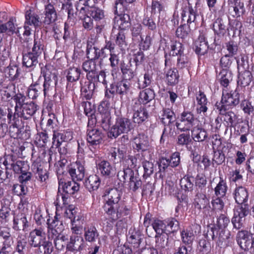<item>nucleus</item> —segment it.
I'll list each match as a JSON object with an SVG mask.
<instances>
[{
  "instance_id": "obj_53",
  "label": "nucleus",
  "mask_w": 254,
  "mask_h": 254,
  "mask_svg": "<svg viewBox=\"0 0 254 254\" xmlns=\"http://www.w3.org/2000/svg\"><path fill=\"white\" fill-rule=\"evenodd\" d=\"M181 238L184 244H191L194 239V235L192 229L191 228H188L183 230L181 232Z\"/></svg>"
},
{
  "instance_id": "obj_1",
  "label": "nucleus",
  "mask_w": 254,
  "mask_h": 254,
  "mask_svg": "<svg viewBox=\"0 0 254 254\" xmlns=\"http://www.w3.org/2000/svg\"><path fill=\"white\" fill-rule=\"evenodd\" d=\"M122 192L116 188H112L105 191L103 196L106 203L104 210L112 220L127 215L129 210L123 203L120 202Z\"/></svg>"
},
{
  "instance_id": "obj_5",
  "label": "nucleus",
  "mask_w": 254,
  "mask_h": 254,
  "mask_svg": "<svg viewBox=\"0 0 254 254\" xmlns=\"http://www.w3.org/2000/svg\"><path fill=\"white\" fill-rule=\"evenodd\" d=\"M135 145L133 148L138 152H142V157L151 160L153 152L150 148L148 141L145 139L144 137L135 139Z\"/></svg>"
},
{
  "instance_id": "obj_64",
  "label": "nucleus",
  "mask_w": 254,
  "mask_h": 254,
  "mask_svg": "<svg viewBox=\"0 0 254 254\" xmlns=\"http://www.w3.org/2000/svg\"><path fill=\"white\" fill-rule=\"evenodd\" d=\"M128 3L125 0H116L115 2V13H122L127 10Z\"/></svg>"
},
{
  "instance_id": "obj_19",
  "label": "nucleus",
  "mask_w": 254,
  "mask_h": 254,
  "mask_svg": "<svg viewBox=\"0 0 254 254\" xmlns=\"http://www.w3.org/2000/svg\"><path fill=\"white\" fill-rule=\"evenodd\" d=\"M100 113L97 115L99 122L104 130L108 129L111 125V116L108 109H104L103 107L99 108Z\"/></svg>"
},
{
  "instance_id": "obj_55",
  "label": "nucleus",
  "mask_w": 254,
  "mask_h": 254,
  "mask_svg": "<svg viewBox=\"0 0 254 254\" xmlns=\"http://www.w3.org/2000/svg\"><path fill=\"white\" fill-rule=\"evenodd\" d=\"M252 74L248 70H244L239 76L238 83L243 86L249 85L252 81Z\"/></svg>"
},
{
  "instance_id": "obj_60",
  "label": "nucleus",
  "mask_w": 254,
  "mask_h": 254,
  "mask_svg": "<svg viewBox=\"0 0 254 254\" xmlns=\"http://www.w3.org/2000/svg\"><path fill=\"white\" fill-rule=\"evenodd\" d=\"M193 178L188 176H185L180 180V186L181 188L185 190H191L193 184L192 183Z\"/></svg>"
},
{
  "instance_id": "obj_42",
  "label": "nucleus",
  "mask_w": 254,
  "mask_h": 254,
  "mask_svg": "<svg viewBox=\"0 0 254 254\" xmlns=\"http://www.w3.org/2000/svg\"><path fill=\"white\" fill-rule=\"evenodd\" d=\"M12 238L8 230H4L0 232V247L11 248Z\"/></svg>"
},
{
  "instance_id": "obj_40",
  "label": "nucleus",
  "mask_w": 254,
  "mask_h": 254,
  "mask_svg": "<svg viewBox=\"0 0 254 254\" xmlns=\"http://www.w3.org/2000/svg\"><path fill=\"white\" fill-rule=\"evenodd\" d=\"M54 236L53 239L54 241V244L55 247L58 250H62L66 245V241L68 240V238L66 236L59 233L57 235H53Z\"/></svg>"
},
{
  "instance_id": "obj_57",
  "label": "nucleus",
  "mask_w": 254,
  "mask_h": 254,
  "mask_svg": "<svg viewBox=\"0 0 254 254\" xmlns=\"http://www.w3.org/2000/svg\"><path fill=\"white\" fill-rule=\"evenodd\" d=\"M156 247L158 249H164L167 246L169 238L166 234L158 235L156 236Z\"/></svg>"
},
{
  "instance_id": "obj_35",
  "label": "nucleus",
  "mask_w": 254,
  "mask_h": 254,
  "mask_svg": "<svg viewBox=\"0 0 254 254\" xmlns=\"http://www.w3.org/2000/svg\"><path fill=\"white\" fill-rule=\"evenodd\" d=\"M121 68L123 76L125 80L127 81V80L131 79L136 74L134 69L130 63L127 64L123 63L121 64Z\"/></svg>"
},
{
  "instance_id": "obj_20",
  "label": "nucleus",
  "mask_w": 254,
  "mask_h": 254,
  "mask_svg": "<svg viewBox=\"0 0 254 254\" xmlns=\"http://www.w3.org/2000/svg\"><path fill=\"white\" fill-rule=\"evenodd\" d=\"M50 227L52 228L48 231V238L53 239V235H57L61 233L64 229V226L62 222L59 220V215L57 214L55 216L54 219L50 224Z\"/></svg>"
},
{
  "instance_id": "obj_7",
  "label": "nucleus",
  "mask_w": 254,
  "mask_h": 254,
  "mask_svg": "<svg viewBox=\"0 0 254 254\" xmlns=\"http://www.w3.org/2000/svg\"><path fill=\"white\" fill-rule=\"evenodd\" d=\"M75 211L74 209H68L66 211L65 214L70 219L71 222V230L72 235H78L81 233V218L80 215L76 216L74 214Z\"/></svg>"
},
{
  "instance_id": "obj_22",
  "label": "nucleus",
  "mask_w": 254,
  "mask_h": 254,
  "mask_svg": "<svg viewBox=\"0 0 254 254\" xmlns=\"http://www.w3.org/2000/svg\"><path fill=\"white\" fill-rule=\"evenodd\" d=\"M44 13L45 16L43 22L45 24L49 25L57 19V12L53 4L49 3L46 5Z\"/></svg>"
},
{
  "instance_id": "obj_63",
  "label": "nucleus",
  "mask_w": 254,
  "mask_h": 254,
  "mask_svg": "<svg viewBox=\"0 0 254 254\" xmlns=\"http://www.w3.org/2000/svg\"><path fill=\"white\" fill-rule=\"evenodd\" d=\"M152 227L157 235L165 234L166 224L160 220H155L152 223Z\"/></svg>"
},
{
  "instance_id": "obj_51",
  "label": "nucleus",
  "mask_w": 254,
  "mask_h": 254,
  "mask_svg": "<svg viewBox=\"0 0 254 254\" xmlns=\"http://www.w3.org/2000/svg\"><path fill=\"white\" fill-rule=\"evenodd\" d=\"M179 229V222L176 219H168L166 222V230L169 233L177 232Z\"/></svg>"
},
{
  "instance_id": "obj_38",
  "label": "nucleus",
  "mask_w": 254,
  "mask_h": 254,
  "mask_svg": "<svg viewBox=\"0 0 254 254\" xmlns=\"http://www.w3.org/2000/svg\"><path fill=\"white\" fill-rule=\"evenodd\" d=\"M226 108H221L219 110L220 114L223 115V120L227 126L231 127L236 121L237 118L235 114L232 111L225 112Z\"/></svg>"
},
{
  "instance_id": "obj_44",
  "label": "nucleus",
  "mask_w": 254,
  "mask_h": 254,
  "mask_svg": "<svg viewBox=\"0 0 254 254\" xmlns=\"http://www.w3.org/2000/svg\"><path fill=\"white\" fill-rule=\"evenodd\" d=\"M9 56V47L5 42L0 41V60L5 65Z\"/></svg>"
},
{
  "instance_id": "obj_26",
  "label": "nucleus",
  "mask_w": 254,
  "mask_h": 254,
  "mask_svg": "<svg viewBox=\"0 0 254 254\" xmlns=\"http://www.w3.org/2000/svg\"><path fill=\"white\" fill-rule=\"evenodd\" d=\"M114 25L121 30H124L128 28L130 25V17L127 14H120L115 18Z\"/></svg>"
},
{
  "instance_id": "obj_16",
  "label": "nucleus",
  "mask_w": 254,
  "mask_h": 254,
  "mask_svg": "<svg viewBox=\"0 0 254 254\" xmlns=\"http://www.w3.org/2000/svg\"><path fill=\"white\" fill-rule=\"evenodd\" d=\"M237 242L242 249L246 250L251 247L252 241L248 232L242 230L239 231L237 235Z\"/></svg>"
},
{
  "instance_id": "obj_33",
  "label": "nucleus",
  "mask_w": 254,
  "mask_h": 254,
  "mask_svg": "<svg viewBox=\"0 0 254 254\" xmlns=\"http://www.w3.org/2000/svg\"><path fill=\"white\" fill-rule=\"evenodd\" d=\"M208 49L207 42L205 41L203 36H199L195 42V51L198 55H203L207 53Z\"/></svg>"
},
{
  "instance_id": "obj_36",
  "label": "nucleus",
  "mask_w": 254,
  "mask_h": 254,
  "mask_svg": "<svg viewBox=\"0 0 254 254\" xmlns=\"http://www.w3.org/2000/svg\"><path fill=\"white\" fill-rule=\"evenodd\" d=\"M191 137L195 141L201 142L207 137V133L201 127H194L191 130Z\"/></svg>"
},
{
  "instance_id": "obj_12",
  "label": "nucleus",
  "mask_w": 254,
  "mask_h": 254,
  "mask_svg": "<svg viewBox=\"0 0 254 254\" xmlns=\"http://www.w3.org/2000/svg\"><path fill=\"white\" fill-rule=\"evenodd\" d=\"M5 65L0 66V72L3 74V75L8 78L9 80L15 81L17 79L19 75V69L16 65Z\"/></svg>"
},
{
  "instance_id": "obj_4",
  "label": "nucleus",
  "mask_w": 254,
  "mask_h": 254,
  "mask_svg": "<svg viewBox=\"0 0 254 254\" xmlns=\"http://www.w3.org/2000/svg\"><path fill=\"white\" fill-rule=\"evenodd\" d=\"M240 95L238 89L230 92L223 91L221 99V108H226L238 105L240 101Z\"/></svg>"
},
{
  "instance_id": "obj_45",
  "label": "nucleus",
  "mask_w": 254,
  "mask_h": 254,
  "mask_svg": "<svg viewBox=\"0 0 254 254\" xmlns=\"http://www.w3.org/2000/svg\"><path fill=\"white\" fill-rule=\"evenodd\" d=\"M227 190L226 182L220 178V181L214 188L215 194L217 196L223 197L225 195Z\"/></svg>"
},
{
  "instance_id": "obj_59",
  "label": "nucleus",
  "mask_w": 254,
  "mask_h": 254,
  "mask_svg": "<svg viewBox=\"0 0 254 254\" xmlns=\"http://www.w3.org/2000/svg\"><path fill=\"white\" fill-rule=\"evenodd\" d=\"M170 46V55L173 56L182 55L183 48L181 43L177 41L172 42Z\"/></svg>"
},
{
  "instance_id": "obj_24",
  "label": "nucleus",
  "mask_w": 254,
  "mask_h": 254,
  "mask_svg": "<svg viewBox=\"0 0 254 254\" xmlns=\"http://www.w3.org/2000/svg\"><path fill=\"white\" fill-rule=\"evenodd\" d=\"M100 184V178L96 175L89 176L85 182V186L90 192L97 190Z\"/></svg>"
},
{
  "instance_id": "obj_43",
  "label": "nucleus",
  "mask_w": 254,
  "mask_h": 254,
  "mask_svg": "<svg viewBox=\"0 0 254 254\" xmlns=\"http://www.w3.org/2000/svg\"><path fill=\"white\" fill-rule=\"evenodd\" d=\"M88 12L90 14L92 19H94L95 21L103 22L105 19L104 11L98 7L92 8L91 9H88Z\"/></svg>"
},
{
  "instance_id": "obj_6",
  "label": "nucleus",
  "mask_w": 254,
  "mask_h": 254,
  "mask_svg": "<svg viewBox=\"0 0 254 254\" xmlns=\"http://www.w3.org/2000/svg\"><path fill=\"white\" fill-rule=\"evenodd\" d=\"M91 121H89L88 125L87 141L90 146H96L102 142L104 135L99 129L90 126Z\"/></svg>"
},
{
  "instance_id": "obj_27",
  "label": "nucleus",
  "mask_w": 254,
  "mask_h": 254,
  "mask_svg": "<svg viewBox=\"0 0 254 254\" xmlns=\"http://www.w3.org/2000/svg\"><path fill=\"white\" fill-rule=\"evenodd\" d=\"M37 110V105L33 102L26 103L20 110L21 117L27 119L35 114Z\"/></svg>"
},
{
  "instance_id": "obj_52",
  "label": "nucleus",
  "mask_w": 254,
  "mask_h": 254,
  "mask_svg": "<svg viewBox=\"0 0 254 254\" xmlns=\"http://www.w3.org/2000/svg\"><path fill=\"white\" fill-rule=\"evenodd\" d=\"M98 236L97 230L94 226H90L85 229V238L87 241L93 242Z\"/></svg>"
},
{
  "instance_id": "obj_28",
  "label": "nucleus",
  "mask_w": 254,
  "mask_h": 254,
  "mask_svg": "<svg viewBox=\"0 0 254 254\" xmlns=\"http://www.w3.org/2000/svg\"><path fill=\"white\" fill-rule=\"evenodd\" d=\"M116 93L120 95L122 98L123 96L127 95L131 92V84L127 80H123L117 83L116 88Z\"/></svg>"
},
{
  "instance_id": "obj_11",
  "label": "nucleus",
  "mask_w": 254,
  "mask_h": 254,
  "mask_svg": "<svg viewBox=\"0 0 254 254\" xmlns=\"http://www.w3.org/2000/svg\"><path fill=\"white\" fill-rule=\"evenodd\" d=\"M76 15L81 20L82 26L84 29L87 30H91L93 28V20L91 16L87 15V11H85L83 7L79 6L78 8H76Z\"/></svg>"
},
{
  "instance_id": "obj_48",
  "label": "nucleus",
  "mask_w": 254,
  "mask_h": 254,
  "mask_svg": "<svg viewBox=\"0 0 254 254\" xmlns=\"http://www.w3.org/2000/svg\"><path fill=\"white\" fill-rule=\"evenodd\" d=\"M182 17L183 21H186L188 24H190L195 21L196 13L192 7L189 6L187 10L183 11Z\"/></svg>"
},
{
  "instance_id": "obj_23",
  "label": "nucleus",
  "mask_w": 254,
  "mask_h": 254,
  "mask_svg": "<svg viewBox=\"0 0 254 254\" xmlns=\"http://www.w3.org/2000/svg\"><path fill=\"white\" fill-rule=\"evenodd\" d=\"M59 188L62 186L64 191L67 194H74L79 190L80 188L79 184L74 180L68 181L63 184V182H62L61 180L59 181Z\"/></svg>"
},
{
  "instance_id": "obj_62",
  "label": "nucleus",
  "mask_w": 254,
  "mask_h": 254,
  "mask_svg": "<svg viewBox=\"0 0 254 254\" xmlns=\"http://www.w3.org/2000/svg\"><path fill=\"white\" fill-rule=\"evenodd\" d=\"M13 99L16 104L15 106V112H19L25 104L24 103L25 97L21 94H17L13 96Z\"/></svg>"
},
{
  "instance_id": "obj_54",
  "label": "nucleus",
  "mask_w": 254,
  "mask_h": 254,
  "mask_svg": "<svg viewBox=\"0 0 254 254\" xmlns=\"http://www.w3.org/2000/svg\"><path fill=\"white\" fill-rule=\"evenodd\" d=\"M101 50L95 47H92L87 48V56L90 60L94 61L95 60L99 59L102 55Z\"/></svg>"
},
{
  "instance_id": "obj_32",
  "label": "nucleus",
  "mask_w": 254,
  "mask_h": 254,
  "mask_svg": "<svg viewBox=\"0 0 254 254\" xmlns=\"http://www.w3.org/2000/svg\"><path fill=\"white\" fill-rule=\"evenodd\" d=\"M97 169L103 176H110L114 172V168L107 161L102 160L97 165Z\"/></svg>"
},
{
  "instance_id": "obj_2",
  "label": "nucleus",
  "mask_w": 254,
  "mask_h": 254,
  "mask_svg": "<svg viewBox=\"0 0 254 254\" xmlns=\"http://www.w3.org/2000/svg\"><path fill=\"white\" fill-rule=\"evenodd\" d=\"M133 128V125L130 119L123 116H118L115 124L109 132L110 137L117 138L122 134L127 133Z\"/></svg>"
},
{
  "instance_id": "obj_13",
  "label": "nucleus",
  "mask_w": 254,
  "mask_h": 254,
  "mask_svg": "<svg viewBox=\"0 0 254 254\" xmlns=\"http://www.w3.org/2000/svg\"><path fill=\"white\" fill-rule=\"evenodd\" d=\"M72 180L81 181L84 177V167L80 161H76L68 170Z\"/></svg>"
},
{
  "instance_id": "obj_14",
  "label": "nucleus",
  "mask_w": 254,
  "mask_h": 254,
  "mask_svg": "<svg viewBox=\"0 0 254 254\" xmlns=\"http://www.w3.org/2000/svg\"><path fill=\"white\" fill-rule=\"evenodd\" d=\"M41 72L45 78V81L43 85L44 95L45 96H49L52 93L54 89V83L49 77V69L47 65L44 68H42Z\"/></svg>"
},
{
  "instance_id": "obj_41",
  "label": "nucleus",
  "mask_w": 254,
  "mask_h": 254,
  "mask_svg": "<svg viewBox=\"0 0 254 254\" xmlns=\"http://www.w3.org/2000/svg\"><path fill=\"white\" fill-rule=\"evenodd\" d=\"M38 57L28 52L23 56V64L27 67L36 65L38 63Z\"/></svg>"
},
{
  "instance_id": "obj_56",
  "label": "nucleus",
  "mask_w": 254,
  "mask_h": 254,
  "mask_svg": "<svg viewBox=\"0 0 254 254\" xmlns=\"http://www.w3.org/2000/svg\"><path fill=\"white\" fill-rule=\"evenodd\" d=\"M213 29L217 35L224 34L225 33V26L221 18L216 19L213 24Z\"/></svg>"
},
{
  "instance_id": "obj_50",
  "label": "nucleus",
  "mask_w": 254,
  "mask_h": 254,
  "mask_svg": "<svg viewBox=\"0 0 254 254\" xmlns=\"http://www.w3.org/2000/svg\"><path fill=\"white\" fill-rule=\"evenodd\" d=\"M134 176V171L129 168H125L118 173V178L121 182H125L127 179L129 180Z\"/></svg>"
},
{
  "instance_id": "obj_34",
  "label": "nucleus",
  "mask_w": 254,
  "mask_h": 254,
  "mask_svg": "<svg viewBox=\"0 0 254 254\" xmlns=\"http://www.w3.org/2000/svg\"><path fill=\"white\" fill-rule=\"evenodd\" d=\"M83 69L87 72L88 79L94 77V73L96 72V64L94 61L89 60L85 61L82 64Z\"/></svg>"
},
{
  "instance_id": "obj_3",
  "label": "nucleus",
  "mask_w": 254,
  "mask_h": 254,
  "mask_svg": "<svg viewBox=\"0 0 254 254\" xmlns=\"http://www.w3.org/2000/svg\"><path fill=\"white\" fill-rule=\"evenodd\" d=\"M195 122L196 120L191 112L184 111L181 114L176 125L178 129L185 131L190 130L194 126Z\"/></svg>"
},
{
  "instance_id": "obj_61",
  "label": "nucleus",
  "mask_w": 254,
  "mask_h": 254,
  "mask_svg": "<svg viewBox=\"0 0 254 254\" xmlns=\"http://www.w3.org/2000/svg\"><path fill=\"white\" fill-rule=\"evenodd\" d=\"M13 88V86L12 84L9 83L6 85H4L1 89V91L3 92V99L6 100H9L13 97V92L12 89Z\"/></svg>"
},
{
  "instance_id": "obj_8",
  "label": "nucleus",
  "mask_w": 254,
  "mask_h": 254,
  "mask_svg": "<svg viewBox=\"0 0 254 254\" xmlns=\"http://www.w3.org/2000/svg\"><path fill=\"white\" fill-rule=\"evenodd\" d=\"M46 240L45 233L42 229H35L32 231L29 236V243L32 247H41Z\"/></svg>"
},
{
  "instance_id": "obj_29",
  "label": "nucleus",
  "mask_w": 254,
  "mask_h": 254,
  "mask_svg": "<svg viewBox=\"0 0 254 254\" xmlns=\"http://www.w3.org/2000/svg\"><path fill=\"white\" fill-rule=\"evenodd\" d=\"M80 75V70L77 67H70L68 69L66 76L67 80L69 82L67 84L66 88L69 90H72L70 87L72 86L71 82L78 80Z\"/></svg>"
},
{
  "instance_id": "obj_46",
  "label": "nucleus",
  "mask_w": 254,
  "mask_h": 254,
  "mask_svg": "<svg viewBox=\"0 0 254 254\" xmlns=\"http://www.w3.org/2000/svg\"><path fill=\"white\" fill-rule=\"evenodd\" d=\"M43 40L35 37L31 51L29 52L39 57L43 51Z\"/></svg>"
},
{
  "instance_id": "obj_18",
  "label": "nucleus",
  "mask_w": 254,
  "mask_h": 254,
  "mask_svg": "<svg viewBox=\"0 0 254 254\" xmlns=\"http://www.w3.org/2000/svg\"><path fill=\"white\" fill-rule=\"evenodd\" d=\"M155 96L153 89L150 88H145L139 93L138 102L140 105H146L152 101Z\"/></svg>"
},
{
  "instance_id": "obj_58",
  "label": "nucleus",
  "mask_w": 254,
  "mask_h": 254,
  "mask_svg": "<svg viewBox=\"0 0 254 254\" xmlns=\"http://www.w3.org/2000/svg\"><path fill=\"white\" fill-rule=\"evenodd\" d=\"M40 87L37 83L31 84L27 90V96L32 99H36L40 94Z\"/></svg>"
},
{
  "instance_id": "obj_49",
  "label": "nucleus",
  "mask_w": 254,
  "mask_h": 254,
  "mask_svg": "<svg viewBox=\"0 0 254 254\" xmlns=\"http://www.w3.org/2000/svg\"><path fill=\"white\" fill-rule=\"evenodd\" d=\"M142 165L144 169L143 177L147 178L152 175L154 172V165L152 162L148 159L146 157L145 158H143Z\"/></svg>"
},
{
  "instance_id": "obj_31",
  "label": "nucleus",
  "mask_w": 254,
  "mask_h": 254,
  "mask_svg": "<svg viewBox=\"0 0 254 254\" xmlns=\"http://www.w3.org/2000/svg\"><path fill=\"white\" fill-rule=\"evenodd\" d=\"M148 117V114L144 107H140L136 111L134 112L132 116L133 122L134 123L140 124L144 122Z\"/></svg>"
},
{
  "instance_id": "obj_47",
  "label": "nucleus",
  "mask_w": 254,
  "mask_h": 254,
  "mask_svg": "<svg viewBox=\"0 0 254 254\" xmlns=\"http://www.w3.org/2000/svg\"><path fill=\"white\" fill-rule=\"evenodd\" d=\"M175 114L170 109H166L163 110L161 117V121L164 125L174 123L175 121Z\"/></svg>"
},
{
  "instance_id": "obj_21",
  "label": "nucleus",
  "mask_w": 254,
  "mask_h": 254,
  "mask_svg": "<svg viewBox=\"0 0 254 254\" xmlns=\"http://www.w3.org/2000/svg\"><path fill=\"white\" fill-rule=\"evenodd\" d=\"M196 99L197 103L196 112L198 114H201L202 116H205V113L207 111V100L204 93L199 91L198 93L196 95Z\"/></svg>"
},
{
  "instance_id": "obj_10",
  "label": "nucleus",
  "mask_w": 254,
  "mask_h": 254,
  "mask_svg": "<svg viewBox=\"0 0 254 254\" xmlns=\"http://www.w3.org/2000/svg\"><path fill=\"white\" fill-rule=\"evenodd\" d=\"M72 138V132L70 130L54 131L53 136V143L56 147H59L63 142L69 141Z\"/></svg>"
},
{
  "instance_id": "obj_37",
  "label": "nucleus",
  "mask_w": 254,
  "mask_h": 254,
  "mask_svg": "<svg viewBox=\"0 0 254 254\" xmlns=\"http://www.w3.org/2000/svg\"><path fill=\"white\" fill-rule=\"evenodd\" d=\"M27 226V220L25 215L21 214L14 218L13 228L14 230H24Z\"/></svg>"
},
{
  "instance_id": "obj_17",
  "label": "nucleus",
  "mask_w": 254,
  "mask_h": 254,
  "mask_svg": "<svg viewBox=\"0 0 254 254\" xmlns=\"http://www.w3.org/2000/svg\"><path fill=\"white\" fill-rule=\"evenodd\" d=\"M25 24L27 25L37 27L40 26L42 23L39 15L31 9H29L25 11Z\"/></svg>"
},
{
  "instance_id": "obj_9",
  "label": "nucleus",
  "mask_w": 254,
  "mask_h": 254,
  "mask_svg": "<svg viewBox=\"0 0 254 254\" xmlns=\"http://www.w3.org/2000/svg\"><path fill=\"white\" fill-rule=\"evenodd\" d=\"M195 213L199 214L202 210L209 207V200L206 195L202 193H197L192 204Z\"/></svg>"
},
{
  "instance_id": "obj_30",
  "label": "nucleus",
  "mask_w": 254,
  "mask_h": 254,
  "mask_svg": "<svg viewBox=\"0 0 254 254\" xmlns=\"http://www.w3.org/2000/svg\"><path fill=\"white\" fill-rule=\"evenodd\" d=\"M95 87V83L92 81L85 82L81 88V94L87 99H90L93 94Z\"/></svg>"
},
{
  "instance_id": "obj_25",
  "label": "nucleus",
  "mask_w": 254,
  "mask_h": 254,
  "mask_svg": "<svg viewBox=\"0 0 254 254\" xmlns=\"http://www.w3.org/2000/svg\"><path fill=\"white\" fill-rule=\"evenodd\" d=\"M234 194L235 201L238 204L242 205L248 200V192L244 187H239L236 188Z\"/></svg>"
},
{
  "instance_id": "obj_15",
  "label": "nucleus",
  "mask_w": 254,
  "mask_h": 254,
  "mask_svg": "<svg viewBox=\"0 0 254 254\" xmlns=\"http://www.w3.org/2000/svg\"><path fill=\"white\" fill-rule=\"evenodd\" d=\"M84 240L81 237L72 235L70 236L69 242L66 244V249L73 252L80 251L84 247Z\"/></svg>"
},
{
  "instance_id": "obj_39",
  "label": "nucleus",
  "mask_w": 254,
  "mask_h": 254,
  "mask_svg": "<svg viewBox=\"0 0 254 254\" xmlns=\"http://www.w3.org/2000/svg\"><path fill=\"white\" fill-rule=\"evenodd\" d=\"M179 75L176 68H173L168 69L166 71V78L168 84L170 85H174L179 81Z\"/></svg>"
}]
</instances>
